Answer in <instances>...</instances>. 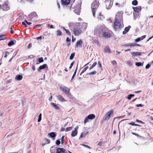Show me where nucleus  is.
Listing matches in <instances>:
<instances>
[{"instance_id":"nucleus-39","label":"nucleus","mask_w":153,"mask_h":153,"mask_svg":"<svg viewBox=\"0 0 153 153\" xmlns=\"http://www.w3.org/2000/svg\"><path fill=\"white\" fill-rule=\"evenodd\" d=\"M135 65L137 66H140L142 65H143V64H142L140 62H136L135 63Z\"/></svg>"},{"instance_id":"nucleus-55","label":"nucleus","mask_w":153,"mask_h":153,"mask_svg":"<svg viewBox=\"0 0 153 153\" xmlns=\"http://www.w3.org/2000/svg\"><path fill=\"white\" fill-rule=\"evenodd\" d=\"M98 65L99 67L100 68H102V65L101 63V62H99L98 63Z\"/></svg>"},{"instance_id":"nucleus-24","label":"nucleus","mask_w":153,"mask_h":153,"mask_svg":"<svg viewBox=\"0 0 153 153\" xmlns=\"http://www.w3.org/2000/svg\"><path fill=\"white\" fill-rule=\"evenodd\" d=\"M77 131H76L75 130H73L72 132L71 135L72 137H74L77 135Z\"/></svg>"},{"instance_id":"nucleus-46","label":"nucleus","mask_w":153,"mask_h":153,"mask_svg":"<svg viewBox=\"0 0 153 153\" xmlns=\"http://www.w3.org/2000/svg\"><path fill=\"white\" fill-rule=\"evenodd\" d=\"M96 74V71H93L92 72H90L89 74L90 75H94Z\"/></svg>"},{"instance_id":"nucleus-11","label":"nucleus","mask_w":153,"mask_h":153,"mask_svg":"<svg viewBox=\"0 0 153 153\" xmlns=\"http://www.w3.org/2000/svg\"><path fill=\"white\" fill-rule=\"evenodd\" d=\"M28 16L31 19H32L34 18H37L38 16L35 12H33L31 13Z\"/></svg>"},{"instance_id":"nucleus-17","label":"nucleus","mask_w":153,"mask_h":153,"mask_svg":"<svg viewBox=\"0 0 153 153\" xmlns=\"http://www.w3.org/2000/svg\"><path fill=\"white\" fill-rule=\"evenodd\" d=\"M26 23L27 25H30L32 24V23L30 22H28L26 20H24V22H22V25L25 27H27V26L26 24Z\"/></svg>"},{"instance_id":"nucleus-6","label":"nucleus","mask_w":153,"mask_h":153,"mask_svg":"<svg viewBox=\"0 0 153 153\" xmlns=\"http://www.w3.org/2000/svg\"><path fill=\"white\" fill-rule=\"evenodd\" d=\"M95 117V116L94 114H91L87 116L85 118L84 121V123L85 124L87 122H88V120H93L94 119Z\"/></svg>"},{"instance_id":"nucleus-10","label":"nucleus","mask_w":153,"mask_h":153,"mask_svg":"<svg viewBox=\"0 0 153 153\" xmlns=\"http://www.w3.org/2000/svg\"><path fill=\"white\" fill-rule=\"evenodd\" d=\"M0 6L3 11H6L9 9V7L7 3L2 4L1 6V5Z\"/></svg>"},{"instance_id":"nucleus-64","label":"nucleus","mask_w":153,"mask_h":153,"mask_svg":"<svg viewBox=\"0 0 153 153\" xmlns=\"http://www.w3.org/2000/svg\"><path fill=\"white\" fill-rule=\"evenodd\" d=\"M37 40H39V39H42V37L41 36H40L39 37H37L36 38Z\"/></svg>"},{"instance_id":"nucleus-51","label":"nucleus","mask_w":153,"mask_h":153,"mask_svg":"<svg viewBox=\"0 0 153 153\" xmlns=\"http://www.w3.org/2000/svg\"><path fill=\"white\" fill-rule=\"evenodd\" d=\"M131 133L133 134V135H135L136 136H137V137H141V136H140V135H139L138 134H137V133H134V132H131Z\"/></svg>"},{"instance_id":"nucleus-37","label":"nucleus","mask_w":153,"mask_h":153,"mask_svg":"<svg viewBox=\"0 0 153 153\" xmlns=\"http://www.w3.org/2000/svg\"><path fill=\"white\" fill-rule=\"evenodd\" d=\"M14 44V42L12 40L8 44V45L9 46H11L12 45Z\"/></svg>"},{"instance_id":"nucleus-8","label":"nucleus","mask_w":153,"mask_h":153,"mask_svg":"<svg viewBox=\"0 0 153 153\" xmlns=\"http://www.w3.org/2000/svg\"><path fill=\"white\" fill-rule=\"evenodd\" d=\"M114 20L123 21L122 13L120 12H118L116 14Z\"/></svg>"},{"instance_id":"nucleus-61","label":"nucleus","mask_w":153,"mask_h":153,"mask_svg":"<svg viewBox=\"0 0 153 153\" xmlns=\"http://www.w3.org/2000/svg\"><path fill=\"white\" fill-rule=\"evenodd\" d=\"M35 0H26V1L30 3H32Z\"/></svg>"},{"instance_id":"nucleus-31","label":"nucleus","mask_w":153,"mask_h":153,"mask_svg":"<svg viewBox=\"0 0 153 153\" xmlns=\"http://www.w3.org/2000/svg\"><path fill=\"white\" fill-rule=\"evenodd\" d=\"M97 64V62H94L92 65L90 66L89 67V70H91V69L92 68H93Z\"/></svg>"},{"instance_id":"nucleus-26","label":"nucleus","mask_w":153,"mask_h":153,"mask_svg":"<svg viewBox=\"0 0 153 153\" xmlns=\"http://www.w3.org/2000/svg\"><path fill=\"white\" fill-rule=\"evenodd\" d=\"M23 78L22 76L21 75H17L16 77V79L18 80H21Z\"/></svg>"},{"instance_id":"nucleus-38","label":"nucleus","mask_w":153,"mask_h":153,"mask_svg":"<svg viewBox=\"0 0 153 153\" xmlns=\"http://www.w3.org/2000/svg\"><path fill=\"white\" fill-rule=\"evenodd\" d=\"M73 128V127H70L67 128L65 129L66 131H69L71 130Z\"/></svg>"},{"instance_id":"nucleus-18","label":"nucleus","mask_w":153,"mask_h":153,"mask_svg":"<svg viewBox=\"0 0 153 153\" xmlns=\"http://www.w3.org/2000/svg\"><path fill=\"white\" fill-rule=\"evenodd\" d=\"M61 1L63 5H67L70 3V0H62Z\"/></svg>"},{"instance_id":"nucleus-33","label":"nucleus","mask_w":153,"mask_h":153,"mask_svg":"<svg viewBox=\"0 0 153 153\" xmlns=\"http://www.w3.org/2000/svg\"><path fill=\"white\" fill-rule=\"evenodd\" d=\"M128 124L130 125H132L133 126H140L139 125L134 123V122H133V123H128Z\"/></svg>"},{"instance_id":"nucleus-40","label":"nucleus","mask_w":153,"mask_h":153,"mask_svg":"<svg viewBox=\"0 0 153 153\" xmlns=\"http://www.w3.org/2000/svg\"><path fill=\"white\" fill-rule=\"evenodd\" d=\"M134 94H130L128 95V97H127V98L129 100H130L131 99V98L132 97H134Z\"/></svg>"},{"instance_id":"nucleus-56","label":"nucleus","mask_w":153,"mask_h":153,"mask_svg":"<svg viewBox=\"0 0 153 153\" xmlns=\"http://www.w3.org/2000/svg\"><path fill=\"white\" fill-rule=\"evenodd\" d=\"M74 64V61L72 62L70 66L69 67V68L71 69L72 67L73 66Z\"/></svg>"},{"instance_id":"nucleus-62","label":"nucleus","mask_w":153,"mask_h":153,"mask_svg":"<svg viewBox=\"0 0 153 153\" xmlns=\"http://www.w3.org/2000/svg\"><path fill=\"white\" fill-rule=\"evenodd\" d=\"M31 46H32V44H31V43H30L28 45V46H27V48L28 49L30 48L31 47Z\"/></svg>"},{"instance_id":"nucleus-25","label":"nucleus","mask_w":153,"mask_h":153,"mask_svg":"<svg viewBox=\"0 0 153 153\" xmlns=\"http://www.w3.org/2000/svg\"><path fill=\"white\" fill-rule=\"evenodd\" d=\"M97 18L98 20H101L104 19V17L101 13H99Z\"/></svg>"},{"instance_id":"nucleus-54","label":"nucleus","mask_w":153,"mask_h":153,"mask_svg":"<svg viewBox=\"0 0 153 153\" xmlns=\"http://www.w3.org/2000/svg\"><path fill=\"white\" fill-rule=\"evenodd\" d=\"M141 40L140 37H138L135 40V42H138Z\"/></svg>"},{"instance_id":"nucleus-35","label":"nucleus","mask_w":153,"mask_h":153,"mask_svg":"<svg viewBox=\"0 0 153 153\" xmlns=\"http://www.w3.org/2000/svg\"><path fill=\"white\" fill-rule=\"evenodd\" d=\"M75 54V53H74L71 54L70 57V59H73L74 56Z\"/></svg>"},{"instance_id":"nucleus-50","label":"nucleus","mask_w":153,"mask_h":153,"mask_svg":"<svg viewBox=\"0 0 153 153\" xmlns=\"http://www.w3.org/2000/svg\"><path fill=\"white\" fill-rule=\"evenodd\" d=\"M9 54V52L8 51H6L5 52V55L4 56V57L5 58H6L7 56V54Z\"/></svg>"},{"instance_id":"nucleus-13","label":"nucleus","mask_w":153,"mask_h":153,"mask_svg":"<svg viewBox=\"0 0 153 153\" xmlns=\"http://www.w3.org/2000/svg\"><path fill=\"white\" fill-rule=\"evenodd\" d=\"M48 135H49L50 137L52 138L53 140H55V137L56 135V133L54 132L48 133Z\"/></svg>"},{"instance_id":"nucleus-20","label":"nucleus","mask_w":153,"mask_h":153,"mask_svg":"<svg viewBox=\"0 0 153 153\" xmlns=\"http://www.w3.org/2000/svg\"><path fill=\"white\" fill-rule=\"evenodd\" d=\"M131 55L133 56H141L142 53L141 52H133L131 53Z\"/></svg>"},{"instance_id":"nucleus-53","label":"nucleus","mask_w":153,"mask_h":153,"mask_svg":"<svg viewBox=\"0 0 153 153\" xmlns=\"http://www.w3.org/2000/svg\"><path fill=\"white\" fill-rule=\"evenodd\" d=\"M94 43L97 44L99 45V42L98 40H94Z\"/></svg>"},{"instance_id":"nucleus-23","label":"nucleus","mask_w":153,"mask_h":153,"mask_svg":"<svg viewBox=\"0 0 153 153\" xmlns=\"http://www.w3.org/2000/svg\"><path fill=\"white\" fill-rule=\"evenodd\" d=\"M135 46H141V45L135 43H129V46L130 47H135Z\"/></svg>"},{"instance_id":"nucleus-7","label":"nucleus","mask_w":153,"mask_h":153,"mask_svg":"<svg viewBox=\"0 0 153 153\" xmlns=\"http://www.w3.org/2000/svg\"><path fill=\"white\" fill-rule=\"evenodd\" d=\"M113 113L114 111L112 109L108 111L105 115L104 120H109L111 115H113Z\"/></svg>"},{"instance_id":"nucleus-19","label":"nucleus","mask_w":153,"mask_h":153,"mask_svg":"<svg viewBox=\"0 0 153 153\" xmlns=\"http://www.w3.org/2000/svg\"><path fill=\"white\" fill-rule=\"evenodd\" d=\"M82 43V39L79 40L77 41L76 43V47H78L79 46H81Z\"/></svg>"},{"instance_id":"nucleus-42","label":"nucleus","mask_w":153,"mask_h":153,"mask_svg":"<svg viewBox=\"0 0 153 153\" xmlns=\"http://www.w3.org/2000/svg\"><path fill=\"white\" fill-rule=\"evenodd\" d=\"M41 26V24L36 25H34V27L35 28L37 29L40 27Z\"/></svg>"},{"instance_id":"nucleus-57","label":"nucleus","mask_w":153,"mask_h":153,"mask_svg":"<svg viewBox=\"0 0 153 153\" xmlns=\"http://www.w3.org/2000/svg\"><path fill=\"white\" fill-rule=\"evenodd\" d=\"M143 106V105L141 104H137L136 105V106L137 107H142Z\"/></svg>"},{"instance_id":"nucleus-27","label":"nucleus","mask_w":153,"mask_h":153,"mask_svg":"<svg viewBox=\"0 0 153 153\" xmlns=\"http://www.w3.org/2000/svg\"><path fill=\"white\" fill-rule=\"evenodd\" d=\"M51 105L55 109L57 110H58L59 109V107L57 106L55 103H52Z\"/></svg>"},{"instance_id":"nucleus-15","label":"nucleus","mask_w":153,"mask_h":153,"mask_svg":"<svg viewBox=\"0 0 153 153\" xmlns=\"http://www.w3.org/2000/svg\"><path fill=\"white\" fill-rule=\"evenodd\" d=\"M48 68V66L46 64H44L40 66L39 68L37 69L38 71H40V70H42L43 69L45 68Z\"/></svg>"},{"instance_id":"nucleus-44","label":"nucleus","mask_w":153,"mask_h":153,"mask_svg":"<svg viewBox=\"0 0 153 153\" xmlns=\"http://www.w3.org/2000/svg\"><path fill=\"white\" fill-rule=\"evenodd\" d=\"M77 68H76V70H75V71L72 76V79H72L74 78L75 76L76 73V71H77Z\"/></svg>"},{"instance_id":"nucleus-14","label":"nucleus","mask_w":153,"mask_h":153,"mask_svg":"<svg viewBox=\"0 0 153 153\" xmlns=\"http://www.w3.org/2000/svg\"><path fill=\"white\" fill-rule=\"evenodd\" d=\"M65 149L60 148H58L56 149V153H65Z\"/></svg>"},{"instance_id":"nucleus-29","label":"nucleus","mask_w":153,"mask_h":153,"mask_svg":"<svg viewBox=\"0 0 153 153\" xmlns=\"http://www.w3.org/2000/svg\"><path fill=\"white\" fill-rule=\"evenodd\" d=\"M5 35H0V41H1L7 39L5 37Z\"/></svg>"},{"instance_id":"nucleus-3","label":"nucleus","mask_w":153,"mask_h":153,"mask_svg":"<svg viewBox=\"0 0 153 153\" xmlns=\"http://www.w3.org/2000/svg\"><path fill=\"white\" fill-rule=\"evenodd\" d=\"M99 3L98 0H94L91 5V10L92 14L94 17L95 16V13L98 8Z\"/></svg>"},{"instance_id":"nucleus-5","label":"nucleus","mask_w":153,"mask_h":153,"mask_svg":"<svg viewBox=\"0 0 153 153\" xmlns=\"http://www.w3.org/2000/svg\"><path fill=\"white\" fill-rule=\"evenodd\" d=\"M113 1L111 0H106L105 1V4L106 8L109 9L113 5Z\"/></svg>"},{"instance_id":"nucleus-41","label":"nucleus","mask_w":153,"mask_h":153,"mask_svg":"<svg viewBox=\"0 0 153 153\" xmlns=\"http://www.w3.org/2000/svg\"><path fill=\"white\" fill-rule=\"evenodd\" d=\"M42 119V114L40 113L39 114V119L38 120V122H40Z\"/></svg>"},{"instance_id":"nucleus-30","label":"nucleus","mask_w":153,"mask_h":153,"mask_svg":"<svg viewBox=\"0 0 153 153\" xmlns=\"http://www.w3.org/2000/svg\"><path fill=\"white\" fill-rule=\"evenodd\" d=\"M56 36H60L62 34V32L60 30H58L56 32Z\"/></svg>"},{"instance_id":"nucleus-43","label":"nucleus","mask_w":153,"mask_h":153,"mask_svg":"<svg viewBox=\"0 0 153 153\" xmlns=\"http://www.w3.org/2000/svg\"><path fill=\"white\" fill-rule=\"evenodd\" d=\"M86 133H85L83 132H82L81 134L80 137V138H82L85 135H86Z\"/></svg>"},{"instance_id":"nucleus-2","label":"nucleus","mask_w":153,"mask_h":153,"mask_svg":"<svg viewBox=\"0 0 153 153\" xmlns=\"http://www.w3.org/2000/svg\"><path fill=\"white\" fill-rule=\"evenodd\" d=\"M87 24L83 22L82 23H77L75 25L74 29V33L75 35H79L82 31L85 29L87 27Z\"/></svg>"},{"instance_id":"nucleus-34","label":"nucleus","mask_w":153,"mask_h":153,"mask_svg":"<svg viewBox=\"0 0 153 153\" xmlns=\"http://www.w3.org/2000/svg\"><path fill=\"white\" fill-rule=\"evenodd\" d=\"M132 4L133 5L136 6L138 2L137 0H134L132 1Z\"/></svg>"},{"instance_id":"nucleus-60","label":"nucleus","mask_w":153,"mask_h":153,"mask_svg":"<svg viewBox=\"0 0 153 153\" xmlns=\"http://www.w3.org/2000/svg\"><path fill=\"white\" fill-rule=\"evenodd\" d=\"M103 144V142H100L98 143V145L99 146H101Z\"/></svg>"},{"instance_id":"nucleus-32","label":"nucleus","mask_w":153,"mask_h":153,"mask_svg":"<svg viewBox=\"0 0 153 153\" xmlns=\"http://www.w3.org/2000/svg\"><path fill=\"white\" fill-rule=\"evenodd\" d=\"M88 67L87 66L85 67L83 70L82 71V72L80 74V75H81L82 74L84 73L85 72L86 70L88 68Z\"/></svg>"},{"instance_id":"nucleus-49","label":"nucleus","mask_w":153,"mask_h":153,"mask_svg":"<svg viewBox=\"0 0 153 153\" xmlns=\"http://www.w3.org/2000/svg\"><path fill=\"white\" fill-rule=\"evenodd\" d=\"M60 141L59 140H57L56 141V144L57 145H59L60 143Z\"/></svg>"},{"instance_id":"nucleus-52","label":"nucleus","mask_w":153,"mask_h":153,"mask_svg":"<svg viewBox=\"0 0 153 153\" xmlns=\"http://www.w3.org/2000/svg\"><path fill=\"white\" fill-rule=\"evenodd\" d=\"M146 36V35H145L141 36L140 37L141 40H142L144 39L145 38Z\"/></svg>"},{"instance_id":"nucleus-4","label":"nucleus","mask_w":153,"mask_h":153,"mask_svg":"<svg viewBox=\"0 0 153 153\" xmlns=\"http://www.w3.org/2000/svg\"><path fill=\"white\" fill-rule=\"evenodd\" d=\"M123 22L122 21L114 20L113 27L114 29L116 30L123 27Z\"/></svg>"},{"instance_id":"nucleus-9","label":"nucleus","mask_w":153,"mask_h":153,"mask_svg":"<svg viewBox=\"0 0 153 153\" xmlns=\"http://www.w3.org/2000/svg\"><path fill=\"white\" fill-rule=\"evenodd\" d=\"M80 4H78L75 6L74 7V11L77 14H79L80 12Z\"/></svg>"},{"instance_id":"nucleus-21","label":"nucleus","mask_w":153,"mask_h":153,"mask_svg":"<svg viewBox=\"0 0 153 153\" xmlns=\"http://www.w3.org/2000/svg\"><path fill=\"white\" fill-rule=\"evenodd\" d=\"M57 98L61 102H65L66 101L65 100L61 95L58 96Z\"/></svg>"},{"instance_id":"nucleus-12","label":"nucleus","mask_w":153,"mask_h":153,"mask_svg":"<svg viewBox=\"0 0 153 153\" xmlns=\"http://www.w3.org/2000/svg\"><path fill=\"white\" fill-rule=\"evenodd\" d=\"M60 88L66 94L68 93L70 90L69 89L64 86L62 87H61Z\"/></svg>"},{"instance_id":"nucleus-22","label":"nucleus","mask_w":153,"mask_h":153,"mask_svg":"<svg viewBox=\"0 0 153 153\" xmlns=\"http://www.w3.org/2000/svg\"><path fill=\"white\" fill-rule=\"evenodd\" d=\"M130 28V26H129L128 27H125L124 29V30L123 32V34H126L127 33L128 31Z\"/></svg>"},{"instance_id":"nucleus-1","label":"nucleus","mask_w":153,"mask_h":153,"mask_svg":"<svg viewBox=\"0 0 153 153\" xmlns=\"http://www.w3.org/2000/svg\"><path fill=\"white\" fill-rule=\"evenodd\" d=\"M95 33L98 36L105 39L110 38L113 35V33L106 27H100L99 29H96Z\"/></svg>"},{"instance_id":"nucleus-48","label":"nucleus","mask_w":153,"mask_h":153,"mask_svg":"<svg viewBox=\"0 0 153 153\" xmlns=\"http://www.w3.org/2000/svg\"><path fill=\"white\" fill-rule=\"evenodd\" d=\"M111 63L114 65H117V62L116 61L114 60H113L111 62Z\"/></svg>"},{"instance_id":"nucleus-36","label":"nucleus","mask_w":153,"mask_h":153,"mask_svg":"<svg viewBox=\"0 0 153 153\" xmlns=\"http://www.w3.org/2000/svg\"><path fill=\"white\" fill-rule=\"evenodd\" d=\"M63 29L66 31V33L68 35H69L71 34V33L68 30L66 29L64 27H63Z\"/></svg>"},{"instance_id":"nucleus-58","label":"nucleus","mask_w":153,"mask_h":153,"mask_svg":"<svg viewBox=\"0 0 153 153\" xmlns=\"http://www.w3.org/2000/svg\"><path fill=\"white\" fill-rule=\"evenodd\" d=\"M122 46L123 47H125L129 46V43L123 45H122Z\"/></svg>"},{"instance_id":"nucleus-59","label":"nucleus","mask_w":153,"mask_h":153,"mask_svg":"<svg viewBox=\"0 0 153 153\" xmlns=\"http://www.w3.org/2000/svg\"><path fill=\"white\" fill-rule=\"evenodd\" d=\"M150 65L148 64L146 65L145 68L146 69H148L150 67Z\"/></svg>"},{"instance_id":"nucleus-28","label":"nucleus","mask_w":153,"mask_h":153,"mask_svg":"<svg viewBox=\"0 0 153 153\" xmlns=\"http://www.w3.org/2000/svg\"><path fill=\"white\" fill-rule=\"evenodd\" d=\"M104 50L105 52H107L108 53L111 52L110 48L108 46L105 47V48Z\"/></svg>"},{"instance_id":"nucleus-47","label":"nucleus","mask_w":153,"mask_h":153,"mask_svg":"<svg viewBox=\"0 0 153 153\" xmlns=\"http://www.w3.org/2000/svg\"><path fill=\"white\" fill-rule=\"evenodd\" d=\"M64 136H63L61 138V143L63 144L64 143Z\"/></svg>"},{"instance_id":"nucleus-63","label":"nucleus","mask_w":153,"mask_h":153,"mask_svg":"<svg viewBox=\"0 0 153 153\" xmlns=\"http://www.w3.org/2000/svg\"><path fill=\"white\" fill-rule=\"evenodd\" d=\"M45 140L48 143H50V141L49 139H46Z\"/></svg>"},{"instance_id":"nucleus-45","label":"nucleus","mask_w":153,"mask_h":153,"mask_svg":"<svg viewBox=\"0 0 153 153\" xmlns=\"http://www.w3.org/2000/svg\"><path fill=\"white\" fill-rule=\"evenodd\" d=\"M44 61V60L42 57L40 58L39 59V63H41Z\"/></svg>"},{"instance_id":"nucleus-16","label":"nucleus","mask_w":153,"mask_h":153,"mask_svg":"<svg viewBox=\"0 0 153 153\" xmlns=\"http://www.w3.org/2000/svg\"><path fill=\"white\" fill-rule=\"evenodd\" d=\"M133 9L135 12H138L141 10V7L140 6H138L135 7H133Z\"/></svg>"}]
</instances>
